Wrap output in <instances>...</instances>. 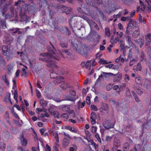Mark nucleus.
<instances>
[{"mask_svg": "<svg viewBox=\"0 0 151 151\" xmlns=\"http://www.w3.org/2000/svg\"><path fill=\"white\" fill-rule=\"evenodd\" d=\"M50 43L52 47L49 46H48L47 47V49L49 52V54L46 52L41 53L40 54V55L43 57H40L39 59L40 60L47 63V65L48 67L52 68L55 67L56 68H58V66L55 64V61H52V58L57 60H59L60 59V57L57 56L55 52L56 50L54 47V45L56 44V42L55 40L52 38L51 41H50Z\"/></svg>", "mask_w": 151, "mask_h": 151, "instance_id": "1", "label": "nucleus"}, {"mask_svg": "<svg viewBox=\"0 0 151 151\" xmlns=\"http://www.w3.org/2000/svg\"><path fill=\"white\" fill-rule=\"evenodd\" d=\"M138 26L136 21L132 20L127 25V27L126 34H129L133 30L132 29H138Z\"/></svg>", "mask_w": 151, "mask_h": 151, "instance_id": "2", "label": "nucleus"}, {"mask_svg": "<svg viewBox=\"0 0 151 151\" xmlns=\"http://www.w3.org/2000/svg\"><path fill=\"white\" fill-rule=\"evenodd\" d=\"M69 41L74 49H75L81 55H86V52L84 51V50L80 49V48L81 47L82 45L81 43H80V44H75L73 42L72 40H70Z\"/></svg>", "mask_w": 151, "mask_h": 151, "instance_id": "3", "label": "nucleus"}, {"mask_svg": "<svg viewBox=\"0 0 151 151\" xmlns=\"http://www.w3.org/2000/svg\"><path fill=\"white\" fill-rule=\"evenodd\" d=\"M55 8L57 9H60L61 13H65L67 15L69 14L72 11V9L70 7H67L60 4L56 5Z\"/></svg>", "mask_w": 151, "mask_h": 151, "instance_id": "4", "label": "nucleus"}, {"mask_svg": "<svg viewBox=\"0 0 151 151\" xmlns=\"http://www.w3.org/2000/svg\"><path fill=\"white\" fill-rule=\"evenodd\" d=\"M5 1H0V10L3 16H4L5 12L7 10L9 5V4L4 2Z\"/></svg>", "mask_w": 151, "mask_h": 151, "instance_id": "5", "label": "nucleus"}, {"mask_svg": "<svg viewBox=\"0 0 151 151\" xmlns=\"http://www.w3.org/2000/svg\"><path fill=\"white\" fill-rule=\"evenodd\" d=\"M2 54L8 57V59L11 58V54L10 55V49L8 46L6 45H3L1 47Z\"/></svg>", "mask_w": 151, "mask_h": 151, "instance_id": "6", "label": "nucleus"}, {"mask_svg": "<svg viewBox=\"0 0 151 151\" xmlns=\"http://www.w3.org/2000/svg\"><path fill=\"white\" fill-rule=\"evenodd\" d=\"M113 75L114 76L115 75L111 73H107L102 72L101 75L100 76V77L105 80H106L107 79L109 78L111 76Z\"/></svg>", "mask_w": 151, "mask_h": 151, "instance_id": "7", "label": "nucleus"}, {"mask_svg": "<svg viewBox=\"0 0 151 151\" xmlns=\"http://www.w3.org/2000/svg\"><path fill=\"white\" fill-rule=\"evenodd\" d=\"M59 30L62 33L68 34L69 35L70 34V32L67 27H61L59 28Z\"/></svg>", "mask_w": 151, "mask_h": 151, "instance_id": "8", "label": "nucleus"}, {"mask_svg": "<svg viewBox=\"0 0 151 151\" xmlns=\"http://www.w3.org/2000/svg\"><path fill=\"white\" fill-rule=\"evenodd\" d=\"M19 139L21 145L24 147L27 144V139L24 137L23 134L21 135Z\"/></svg>", "mask_w": 151, "mask_h": 151, "instance_id": "9", "label": "nucleus"}, {"mask_svg": "<svg viewBox=\"0 0 151 151\" xmlns=\"http://www.w3.org/2000/svg\"><path fill=\"white\" fill-rule=\"evenodd\" d=\"M19 13L21 20L22 21H26L27 20V16L25 13L22 12V9H20L19 12Z\"/></svg>", "mask_w": 151, "mask_h": 151, "instance_id": "10", "label": "nucleus"}, {"mask_svg": "<svg viewBox=\"0 0 151 151\" xmlns=\"http://www.w3.org/2000/svg\"><path fill=\"white\" fill-rule=\"evenodd\" d=\"M104 127L106 129H109L114 127V125H111L110 124L109 121V120H106L105 122L103 124Z\"/></svg>", "mask_w": 151, "mask_h": 151, "instance_id": "11", "label": "nucleus"}, {"mask_svg": "<svg viewBox=\"0 0 151 151\" xmlns=\"http://www.w3.org/2000/svg\"><path fill=\"white\" fill-rule=\"evenodd\" d=\"M146 42L151 50V47L150 45V44L151 45V34H149L146 36Z\"/></svg>", "mask_w": 151, "mask_h": 151, "instance_id": "12", "label": "nucleus"}, {"mask_svg": "<svg viewBox=\"0 0 151 151\" xmlns=\"http://www.w3.org/2000/svg\"><path fill=\"white\" fill-rule=\"evenodd\" d=\"M100 1H88L86 2L88 4V3H89V5L94 8L97 7V4Z\"/></svg>", "mask_w": 151, "mask_h": 151, "instance_id": "13", "label": "nucleus"}, {"mask_svg": "<svg viewBox=\"0 0 151 151\" xmlns=\"http://www.w3.org/2000/svg\"><path fill=\"white\" fill-rule=\"evenodd\" d=\"M64 79V78L63 76H58L55 78V79L53 81V82L55 85H57L58 83H60L62 82V80Z\"/></svg>", "mask_w": 151, "mask_h": 151, "instance_id": "14", "label": "nucleus"}, {"mask_svg": "<svg viewBox=\"0 0 151 151\" xmlns=\"http://www.w3.org/2000/svg\"><path fill=\"white\" fill-rule=\"evenodd\" d=\"M2 78L3 81H4L5 84L8 86L9 85V81L8 80V77L6 74L3 75L2 76Z\"/></svg>", "mask_w": 151, "mask_h": 151, "instance_id": "15", "label": "nucleus"}, {"mask_svg": "<svg viewBox=\"0 0 151 151\" xmlns=\"http://www.w3.org/2000/svg\"><path fill=\"white\" fill-rule=\"evenodd\" d=\"M4 101L6 103L9 102L11 104H12V103L11 99V93H8L6 95Z\"/></svg>", "mask_w": 151, "mask_h": 151, "instance_id": "16", "label": "nucleus"}, {"mask_svg": "<svg viewBox=\"0 0 151 151\" xmlns=\"http://www.w3.org/2000/svg\"><path fill=\"white\" fill-rule=\"evenodd\" d=\"M134 30V31L133 32L132 34V36L133 38H136L140 34L139 27H138V29L136 28Z\"/></svg>", "mask_w": 151, "mask_h": 151, "instance_id": "17", "label": "nucleus"}, {"mask_svg": "<svg viewBox=\"0 0 151 151\" xmlns=\"http://www.w3.org/2000/svg\"><path fill=\"white\" fill-rule=\"evenodd\" d=\"M125 39L129 46H131L133 45V44L131 37L129 35L126 36Z\"/></svg>", "mask_w": 151, "mask_h": 151, "instance_id": "18", "label": "nucleus"}, {"mask_svg": "<svg viewBox=\"0 0 151 151\" xmlns=\"http://www.w3.org/2000/svg\"><path fill=\"white\" fill-rule=\"evenodd\" d=\"M103 106L99 109V111L101 112H102L103 111H106L108 109V105L107 104H102Z\"/></svg>", "mask_w": 151, "mask_h": 151, "instance_id": "19", "label": "nucleus"}, {"mask_svg": "<svg viewBox=\"0 0 151 151\" xmlns=\"http://www.w3.org/2000/svg\"><path fill=\"white\" fill-rule=\"evenodd\" d=\"M69 143V140L66 138H64L63 140L62 145L64 147H67Z\"/></svg>", "mask_w": 151, "mask_h": 151, "instance_id": "20", "label": "nucleus"}, {"mask_svg": "<svg viewBox=\"0 0 151 151\" xmlns=\"http://www.w3.org/2000/svg\"><path fill=\"white\" fill-rule=\"evenodd\" d=\"M40 105L43 108L45 107L47 105V103L44 99H41L40 101Z\"/></svg>", "mask_w": 151, "mask_h": 151, "instance_id": "21", "label": "nucleus"}, {"mask_svg": "<svg viewBox=\"0 0 151 151\" xmlns=\"http://www.w3.org/2000/svg\"><path fill=\"white\" fill-rule=\"evenodd\" d=\"M135 82L138 85H142V80L141 77L138 76L136 77L135 79Z\"/></svg>", "mask_w": 151, "mask_h": 151, "instance_id": "22", "label": "nucleus"}, {"mask_svg": "<svg viewBox=\"0 0 151 151\" xmlns=\"http://www.w3.org/2000/svg\"><path fill=\"white\" fill-rule=\"evenodd\" d=\"M50 114L51 115L54 116L55 117L58 118L60 116L59 112L57 111H54L53 112H50Z\"/></svg>", "mask_w": 151, "mask_h": 151, "instance_id": "23", "label": "nucleus"}, {"mask_svg": "<svg viewBox=\"0 0 151 151\" xmlns=\"http://www.w3.org/2000/svg\"><path fill=\"white\" fill-rule=\"evenodd\" d=\"M66 98L67 100L71 101H74L76 99L74 97L70 95V94L66 96Z\"/></svg>", "mask_w": 151, "mask_h": 151, "instance_id": "24", "label": "nucleus"}, {"mask_svg": "<svg viewBox=\"0 0 151 151\" xmlns=\"http://www.w3.org/2000/svg\"><path fill=\"white\" fill-rule=\"evenodd\" d=\"M62 109L63 111H66L68 113H69L70 114L71 113L70 112V107L67 105L64 106L62 108Z\"/></svg>", "mask_w": 151, "mask_h": 151, "instance_id": "25", "label": "nucleus"}, {"mask_svg": "<svg viewBox=\"0 0 151 151\" xmlns=\"http://www.w3.org/2000/svg\"><path fill=\"white\" fill-rule=\"evenodd\" d=\"M123 151H128L129 149V144L128 143L126 142L123 146Z\"/></svg>", "mask_w": 151, "mask_h": 151, "instance_id": "26", "label": "nucleus"}, {"mask_svg": "<svg viewBox=\"0 0 151 151\" xmlns=\"http://www.w3.org/2000/svg\"><path fill=\"white\" fill-rule=\"evenodd\" d=\"M60 86L63 89H65L67 88H70L71 87L70 84L68 83L62 84Z\"/></svg>", "mask_w": 151, "mask_h": 151, "instance_id": "27", "label": "nucleus"}, {"mask_svg": "<svg viewBox=\"0 0 151 151\" xmlns=\"http://www.w3.org/2000/svg\"><path fill=\"white\" fill-rule=\"evenodd\" d=\"M62 52L64 53L65 55H67L68 58H71L72 56V54L69 52L68 50H62Z\"/></svg>", "mask_w": 151, "mask_h": 151, "instance_id": "28", "label": "nucleus"}, {"mask_svg": "<svg viewBox=\"0 0 151 151\" xmlns=\"http://www.w3.org/2000/svg\"><path fill=\"white\" fill-rule=\"evenodd\" d=\"M13 66L12 64H9L7 67V73L9 74H10L11 73V71L13 68Z\"/></svg>", "mask_w": 151, "mask_h": 151, "instance_id": "29", "label": "nucleus"}, {"mask_svg": "<svg viewBox=\"0 0 151 151\" xmlns=\"http://www.w3.org/2000/svg\"><path fill=\"white\" fill-rule=\"evenodd\" d=\"M11 31L13 32V33L15 34L17 33L18 34H20L22 33V32L19 31V29L17 28L15 29L14 28L11 29Z\"/></svg>", "mask_w": 151, "mask_h": 151, "instance_id": "30", "label": "nucleus"}, {"mask_svg": "<svg viewBox=\"0 0 151 151\" xmlns=\"http://www.w3.org/2000/svg\"><path fill=\"white\" fill-rule=\"evenodd\" d=\"M105 33L106 36L109 37L110 36V33L109 27H106L105 28Z\"/></svg>", "mask_w": 151, "mask_h": 151, "instance_id": "31", "label": "nucleus"}, {"mask_svg": "<svg viewBox=\"0 0 151 151\" xmlns=\"http://www.w3.org/2000/svg\"><path fill=\"white\" fill-rule=\"evenodd\" d=\"M6 22L4 19L0 18V26H1L3 28L4 27H6Z\"/></svg>", "mask_w": 151, "mask_h": 151, "instance_id": "32", "label": "nucleus"}, {"mask_svg": "<svg viewBox=\"0 0 151 151\" xmlns=\"http://www.w3.org/2000/svg\"><path fill=\"white\" fill-rule=\"evenodd\" d=\"M132 92L133 94V95L136 101L137 102H138L140 101V100L139 98H138L137 94L134 91H132Z\"/></svg>", "mask_w": 151, "mask_h": 151, "instance_id": "33", "label": "nucleus"}, {"mask_svg": "<svg viewBox=\"0 0 151 151\" xmlns=\"http://www.w3.org/2000/svg\"><path fill=\"white\" fill-rule=\"evenodd\" d=\"M35 10V8L34 7L30 5V7H29L28 12L29 13H31L34 12Z\"/></svg>", "mask_w": 151, "mask_h": 151, "instance_id": "34", "label": "nucleus"}, {"mask_svg": "<svg viewBox=\"0 0 151 151\" xmlns=\"http://www.w3.org/2000/svg\"><path fill=\"white\" fill-rule=\"evenodd\" d=\"M50 77L51 78L55 79L58 76L57 74L54 71H52L50 73Z\"/></svg>", "mask_w": 151, "mask_h": 151, "instance_id": "35", "label": "nucleus"}, {"mask_svg": "<svg viewBox=\"0 0 151 151\" xmlns=\"http://www.w3.org/2000/svg\"><path fill=\"white\" fill-rule=\"evenodd\" d=\"M67 129L72 132L76 133H77V130L74 128L70 126H68L67 127Z\"/></svg>", "mask_w": 151, "mask_h": 151, "instance_id": "36", "label": "nucleus"}, {"mask_svg": "<svg viewBox=\"0 0 151 151\" xmlns=\"http://www.w3.org/2000/svg\"><path fill=\"white\" fill-rule=\"evenodd\" d=\"M81 17L86 20L88 23L90 22V23L91 22V21H90L88 17L86 15H81Z\"/></svg>", "mask_w": 151, "mask_h": 151, "instance_id": "37", "label": "nucleus"}, {"mask_svg": "<svg viewBox=\"0 0 151 151\" xmlns=\"http://www.w3.org/2000/svg\"><path fill=\"white\" fill-rule=\"evenodd\" d=\"M145 2L148 5L147 10L149 12H151V6L149 2L151 3V1H145Z\"/></svg>", "mask_w": 151, "mask_h": 151, "instance_id": "38", "label": "nucleus"}, {"mask_svg": "<svg viewBox=\"0 0 151 151\" xmlns=\"http://www.w3.org/2000/svg\"><path fill=\"white\" fill-rule=\"evenodd\" d=\"M90 23L91 24L93 25L96 29L98 30L99 29V28L97 24L93 20H91V22Z\"/></svg>", "mask_w": 151, "mask_h": 151, "instance_id": "39", "label": "nucleus"}, {"mask_svg": "<svg viewBox=\"0 0 151 151\" xmlns=\"http://www.w3.org/2000/svg\"><path fill=\"white\" fill-rule=\"evenodd\" d=\"M93 34L94 35L95 37L97 40L98 42H99L100 39V36L96 32H94Z\"/></svg>", "mask_w": 151, "mask_h": 151, "instance_id": "40", "label": "nucleus"}, {"mask_svg": "<svg viewBox=\"0 0 151 151\" xmlns=\"http://www.w3.org/2000/svg\"><path fill=\"white\" fill-rule=\"evenodd\" d=\"M99 63L100 64H107L108 63L107 62V61L104 60L103 58H101L100 59L99 61Z\"/></svg>", "mask_w": 151, "mask_h": 151, "instance_id": "41", "label": "nucleus"}, {"mask_svg": "<svg viewBox=\"0 0 151 151\" xmlns=\"http://www.w3.org/2000/svg\"><path fill=\"white\" fill-rule=\"evenodd\" d=\"M6 147V145L4 143H1L0 146V150H1L2 151H4Z\"/></svg>", "mask_w": 151, "mask_h": 151, "instance_id": "42", "label": "nucleus"}, {"mask_svg": "<svg viewBox=\"0 0 151 151\" xmlns=\"http://www.w3.org/2000/svg\"><path fill=\"white\" fill-rule=\"evenodd\" d=\"M150 122H147V123L145 124H142V130L143 131H144L145 130V128H148V125L149 124Z\"/></svg>", "mask_w": 151, "mask_h": 151, "instance_id": "43", "label": "nucleus"}, {"mask_svg": "<svg viewBox=\"0 0 151 151\" xmlns=\"http://www.w3.org/2000/svg\"><path fill=\"white\" fill-rule=\"evenodd\" d=\"M126 87V84L124 83H122L120 86L119 88V90L120 91H122Z\"/></svg>", "mask_w": 151, "mask_h": 151, "instance_id": "44", "label": "nucleus"}, {"mask_svg": "<svg viewBox=\"0 0 151 151\" xmlns=\"http://www.w3.org/2000/svg\"><path fill=\"white\" fill-rule=\"evenodd\" d=\"M126 95L129 98H131L132 96L130 92L129 89L128 88H127V91L126 93Z\"/></svg>", "mask_w": 151, "mask_h": 151, "instance_id": "45", "label": "nucleus"}, {"mask_svg": "<svg viewBox=\"0 0 151 151\" xmlns=\"http://www.w3.org/2000/svg\"><path fill=\"white\" fill-rule=\"evenodd\" d=\"M60 45L63 48H66L68 47L67 44L62 41H61L60 42Z\"/></svg>", "mask_w": 151, "mask_h": 151, "instance_id": "46", "label": "nucleus"}, {"mask_svg": "<svg viewBox=\"0 0 151 151\" xmlns=\"http://www.w3.org/2000/svg\"><path fill=\"white\" fill-rule=\"evenodd\" d=\"M74 138L76 139L77 141L80 143H83L84 142L83 140L80 137H77L74 136Z\"/></svg>", "mask_w": 151, "mask_h": 151, "instance_id": "47", "label": "nucleus"}, {"mask_svg": "<svg viewBox=\"0 0 151 151\" xmlns=\"http://www.w3.org/2000/svg\"><path fill=\"white\" fill-rule=\"evenodd\" d=\"M69 93L70 95L74 97L76 96V91L75 90H70L69 91Z\"/></svg>", "mask_w": 151, "mask_h": 151, "instance_id": "48", "label": "nucleus"}, {"mask_svg": "<svg viewBox=\"0 0 151 151\" xmlns=\"http://www.w3.org/2000/svg\"><path fill=\"white\" fill-rule=\"evenodd\" d=\"M145 54L143 52H141L140 55V60L141 61H142L144 60H145Z\"/></svg>", "mask_w": 151, "mask_h": 151, "instance_id": "49", "label": "nucleus"}, {"mask_svg": "<svg viewBox=\"0 0 151 151\" xmlns=\"http://www.w3.org/2000/svg\"><path fill=\"white\" fill-rule=\"evenodd\" d=\"M5 64L4 59L2 57H0V65H4Z\"/></svg>", "mask_w": 151, "mask_h": 151, "instance_id": "50", "label": "nucleus"}, {"mask_svg": "<svg viewBox=\"0 0 151 151\" xmlns=\"http://www.w3.org/2000/svg\"><path fill=\"white\" fill-rule=\"evenodd\" d=\"M122 14V12H120L117 14H114L113 16L115 18L120 17L121 16Z\"/></svg>", "mask_w": 151, "mask_h": 151, "instance_id": "51", "label": "nucleus"}, {"mask_svg": "<svg viewBox=\"0 0 151 151\" xmlns=\"http://www.w3.org/2000/svg\"><path fill=\"white\" fill-rule=\"evenodd\" d=\"M36 91L37 96L38 98H40L41 96V95L40 91L38 89H36Z\"/></svg>", "mask_w": 151, "mask_h": 151, "instance_id": "52", "label": "nucleus"}, {"mask_svg": "<svg viewBox=\"0 0 151 151\" xmlns=\"http://www.w3.org/2000/svg\"><path fill=\"white\" fill-rule=\"evenodd\" d=\"M142 67L141 63H139L137 64V70L141 71V70Z\"/></svg>", "mask_w": 151, "mask_h": 151, "instance_id": "53", "label": "nucleus"}, {"mask_svg": "<svg viewBox=\"0 0 151 151\" xmlns=\"http://www.w3.org/2000/svg\"><path fill=\"white\" fill-rule=\"evenodd\" d=\"M95 137L96 138V139H97L98 141L100 143L101 142V138L99 137V134L98 133H97L95 134Z\"/></svg>", "mask_w": 151, "mask_h": 151, "instance_id": "54", "label": "nucleus"}, {"mask_svg": "<svg viewBox=\"0 0 151 151\" xmlns=\"http://www.w3.org/2000/svg\"><path fill=\"white\" fill-rule=\"evenodd\" d=\"M61 117L62 118H64L66 119H68V114L66 113H64L61 116Z\"/></svg>", "mask_w": 151, "mask_h": 151, "instance_id": "55", "label": "nucleus"}, {"mask_svg": "<svg viewBox=\"0 0 151 151\" xmlns=\"http://www.w3.org/2000/svg\"><path fill=\"white\" fill-rule=\"evenodd\" d=\"M30 5L28 4H25L24 6V9L25 11H27L28 12V9L29 7H30Z\"/></svg>", "mask_w": 151, "mask_h": 151, "instance_id": "56", "label": "nucleus"}, {"mask_svg": "<svg viewBox=\"0 0 151 151\" xmlns=\"http://www.w3.org/2000/svg\"><path fill=\"white\" fill-rule=\"evenodd\" d=\"M86 104L88 105H89L91 103L90 97L89 96H87L86 98Z\"/></svg>", "mask_w": 151, "mask_h": 151, "instance_id": "57", "label": "nucleus"}, {"mask_svg": "<svg viewBox=\"0 0 151 151\" xmlns=\"http://www.w3.org/2000/svg\"><path fill=\"white\" fill-rule=\"evenodd\" d=\"M91 109L95 111H97L98 110V109L96 106L93 104L91 106Z\"/></svg>", "mask_w": 151, "mask_h": 151, "instance_id": "58", "label": "nucleus"}, {"mask_svg": "<svg viewBox=\"0 0 151 151\" xmlns=\"http://www.w3.org/2000/svg\"><path fill=\"white\" fill-rule=\"evenodd\" d=\"M96 127L95 126H92L91 129V131L93 133H96Z\"/></svg>", "mask_w": 151, "mask_h": 151, "instance_id": "59", "label": "nucleus"}, {"mask_svg": "<svg viewBox=\"0 0 151 151\" xmlns=\"http://www.w3.org/2000/svg\"><path fill=\"white\" fill-rule=\"evenodd\" d=\"M73 17L72 16V17H71V18L69 20L68 22H69V26H70V27L73 30V31H74V30H73V27L72 26L71 24V23L72 22V19Z\"/></svg>", "mask_w": 151, "mask_h": 151, "instance_id": "60", "label": "nucleus"}, {"mask_svg": "<svg viewBox=\"0 0 151 151\" xmlns=\"http://www.w3.org/2000/svg\"><path fill=\"white\" fill-rule=\"evenodd\" d=\"M136 92L139 95H141L143 93V91L139 89H137Z\"/></svg>", "mask_w": 151, "mask_h": 151, "instance_id": "61", "label": "nucleus"}, {"mask_svg": "<svg viewBox=\"0 0 151 151\" xmlns=\"http://www.w3.org/2000/svg\"><path fill=\"white\" fill-rule=\"evenodd\" d=\"M18 97V93L17 90H15L14 93V99H16L17 100V99Z\"/></svg>", "mask_w": 151, "mask_h": 151, "instance_id": "62", "label": "nucleus"}, {"mask_svg": "<svg viewBox=\"0 0 151 151\" xmlns=\"http://www.w3.org/2000/svg\"><path fill=\"white\" fill-rule=\"evenodd\" d=\"M91 118H92L96 119V115L94 112H92L91 113Z\"/></svg>", "mask_w": 151, "mask_h": 151, "instance_id": "63", "label": "nucleus"}, {"mask_svg": "<svg viewBox=\"0 0 151 151\" xmlns=\"http://www.w3.org/2000/svg\"><path fill=\"white\" fill-rule=\"evenodd\" d=\"M78 12L80 13L81 14H84L85 13V12H84L82 9L81 8L79 7L77 9Z\"/></svg>", "mask_w": 151, "mask_h": 151, "instance_id": "64", "label": "nucleus"}]
</instances>
